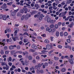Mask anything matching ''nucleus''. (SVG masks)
Instances as JSON below:
<instances>
[{"label":"nucleus","instance_id":"1","mask_svg":"<svg viewBox=\"0 0 74 74\" xmlns=\"http://www.w3.org/2000/svg\"><path fill=\"white\" fill-rule=\"evenodd\" d=\"M2 18H3V20L4 21H6V18L5 15L3 14L0 15V19H2Z\"/></svg>","mask_w":74,"mask_h":74},{"label":"nucleus","instance_id":"2","mask_svg":"<svg viewBox=\"0 0 74 74\" xmlns=\"http://www.w3.org/2000/svg\"><path fill=\"white\" fill-rule=\"evenodd\" d=\"M16 45H11L9 47V49H10V50H11L12 49H13L14 48H16Z\"/></svg>","mask_w":74,"mask_h":74},{"label":"nucleus","instance_id":"3","mask_svg":"<svg viewBox=\"0 0 74 74\" xmlns=\"http://www.w3.org/2000/svg\"><path fill=\"white\" fill-rule=\"evenodd\" d=\"M46 48L47 49H51L53 48V47H52V46H51L50 45L48 44L46 46Z\"/></svg>","mask_w":74,"mask_h":74},{"label":"nucleus","instance_id":"4","mask_svg":"<svg viewBox=\"0 0 74 74\" xmlns=\"http://www.w3.org/2000/svg\"><path fill=\"white\" fill-rule=\"evenodd\" d=\"M1 8H2V9H6L7 8V4L6 3H3V5H2Z\"/></svg>","mask_w":74,"mask_h":74},{"label":"nucleus","instance_id":"5","mask_svg":"<svg viewBox=\"0 0 74 74\" xmlns=\"http://www.w3.org/2000/svg\"><path fill=\"white\" fill-rule=\"evenodd\" d=\"M31 16H30V14H27L25 16V19L26 20H27L29 19V17H30Z\"/></svg>","mask_w":74,"mask_h":74},{"label":"nucleus","instance_id":"6","mask_svg":"<svg viewBox=\"0 0 74 74\" xmlns=\"http://www.w3.org/2000/svg\"><path fill=\"white\" fill-rule=\"evenodd\" d=\"M53 10H56L57 9V7H56V3H53Z\"/></svg>","mask_w":74,"mask_h":74},{"label":"nucleus","instance_id":"7","mask_svg":"<svg viewBox=\"0 0 74 74\" xmlns=\"http://www.w3.org/2000/svg\"><path fill=\"white\" fill-rule=\"evenodd\" d=\"M6 67L4 66L3 68V69L4 70H8L9 69V66H8L7 65V64L6 65Z\"/></svg>","mask_w":74,"mask_h":74},{"label":"nucleus","instance_id":"8","mask_svg":"<svg viewBox=\"0 0 74 74\" xmlns=\"http://www.w3.org/2000/svg\"><path fill=\"white\" fill-rule=\"evenodd\" d=\"M32 47L33 49H37V47L34 44H33L32 45Z\"/></svg>","mask_w":74,"mask_h":74},{"label":"nucleus","instance_id":"9","mask_svg":"<svg viewBox=\"0 0 74 74\" xmlns=\"http://www.w3.org/2000/svg\"><path fill=\"white\" fill-rule=\"evenodd\" d=\"M46 30L49 33H50L52 32V29L51 28H49V27H47L46 29Z\"/></svg>","mask_w":74,"mask_h":74},{"label":"nucleus","instance_id":"10","mask_svg":"<svg viewBox=\"0 0 74 74\" xmlns=\"http://www.w3.org/2000/svg\"><path fill=\"white\" fill-rule=\"evenodd\" d=\"M34 7H36V10H38V8H40V6H39V5L37 4H35L34 5Z\"/></svg>","mask_w":74,"mask_h":74},{"label":"nucleus","instance_id":"11","mask_svg":"<svg viewBox=\"0 0 74 74\" xmlns=\"http://www.w3.org/2000/svg\"><path fill=\"white\" fill-rule=\"evenodd\" d=\"M11 15L12 16H15L16 15V13H15L14 12H11Z\"/></svg>","mask_w":74,"mask_h":74},{"label":"nucleus","instance_id":"12","mask_svg":"<svg viewBox=\"0 0 74 74\" xmlns=\"http://www.w3.org/2000/svg\"><path fill=\"white\" fill-rule=\"evenodd\" d=\"M68 61L69 63H70L71 64H74V62H73V60H71L69 59L68 60Z\"/></svg>","mask_w":74,"mask_h":74},{"label":"nucleus","instance_id":"13","mask_svg":"<svg viewBox=\"0 0 74 74\" xmlns=\"http://www.w3.org/2000/svg\"><path fill=\"white\" fill-rule=\"evenodd\" d=\"M51 22V18L50 17H48L47 19V22L48 23H49Z\"/></svg>","mask_w":74,"mask_h":74},{"label":"nucleus","instance_id":"14","mask_svg":"<svg viewBox=\"0 0 74 74\" xmlns=\"http://www.w3.org/2000/svg\"><path fill=\"white\" fill-rule=\"evenodd\" d=\"M23 41L24 42H25V43H26V42H28V39L27 38H24L23 39Z\"/></svg>","mask_w":74,"mask_h":74},{"label":"nucleus","instance_id":"15","mask_svg":"<svg viewBox=\"0 0 74 74\" xmlns=\"http://www.w3.org/2000/svg\"><path fill=\"white\" fill-rule=\"evenodd\" d=\"M17 16H22V14L20 12H18L17 14Z\"/></svg>","mask_w":74,"mask_h":74},{"label":"nucleus","instance_id":"16","mask_svg":"<svg viewBox=\"0 0 74 74\" xmlns=\"http://www.w3.org/2000/svg\"><path fill=\"white\" fill-rule=\"evenodd\" d=\"M11 60H12V58L11 57H9V58L8 59V62H10V61H11Z\"/></svg>","mask_w":74,"mask_h":74},{"label":"nucleus","instance_id":"17","mask_svg":"<svg viewBox=\"0 0 74 74\" xmlns=\"http://www.w3.org/2000/svg\"><path fill=\"white\" fill-rule=\"evenodd\" d=\"M55 22H56V20H51L50 21V22L51 23L53 24V23H55Z\"/></svg>","mask_w":74,"mask_h":74},{"label":"nucleus","instance_id":"18","mask_svg":"<svg viewBox=\"0 0 74 74\" xmlns=\"http://www.w3.org/2000/svg\"><path fill=\"white\" fill-rule=\"evenodd\" d=\"M44 42L45 43H46V44H49V40L47 39H46L45 40Z\"/></svg>","mask_w":74,"mask_h":74},{"label":"nucleus","instance_id":"19","mask_svg":"<svg viewBox=\"0 0 74 74\" xmlns=\"http://www.w3.org/2000/svg\"><path fill=\"white\" fill-rule=\"evenodd\" d=\"M7 4L8 5H10L11 6L12 4V2H10L8 3H7Z\"/></svg>","mask_w":74,"mask_h":74},{"label":"nucleus","instance_id":"20","mask_svg":"<svg viewBox=\"0 0 74 74\" xmlns=\"http://www.w3.org/2000/svg\"><path fill=\"white\" fill-rule=\"evenodd\" d=\"M54 60H59V58L58 57H56L55 56L54 57Z\"/></svg>","mask_w":74,"mask_h":74},{"label":"nucleus","instance_id":"21","mask_svg":"<svg viewBox=\"0 0 74 74\" xmlns=\"http://www.w3.org/2000/svg\"><path fill=\"white\" fill-rule=\"evenodd\" d=\"M25 15H23L21 18V21H23V19H25Z\"/></svg>","mask_w":74,"mask_h":74},{"label":"nucleus","instance_id":"22","mask_svg":"<svg viewBox=\"0 0 74 74\" xmlns=\"http://www.w3.org/2000/svg\"><path fill=\"white\" fill-rule=\"evenodd\" d=\"M28 58L29 60H32V59H33V58H32V56H29Z\"/></svg>","mask_w":74,"mask_h":74},{"label":"nucleus","instance_id":"23","mask_svg":"<svg viewBox=\"0 0 74 74\" xmlns=\"http://www.w3.org/2000/svg\"><path fill=\"white\" fill-rule=\"evenodd\" d=\"M42 14L40 15V16L39 17V20H42Z\"/></svg>","mask_w":74,"mask_h":74},{"label":"nucleus","instance_id":"24","mask_svg":"<svg viewBox=\"0 0 74 74\" xmlns=\"http://www.w3.org/2000/svg\"><path fill=\"white\" fill-rule=\"evenodd\" d=\"M71 1H72V0H69L67 1L66 3L67 4H70L71 3Z\"/></svg>","mask_w":74,"mask_h":74},{"label":"nucleus","instance_id":"25","mask_svg":"<svg viewBox=\"0 0 74 74\" xmlns=\"http://www.w3.org/2000/svg\"><path fill=\"white\" fill-rule=\"evenodd\" d=\"M48 60H49V61L48 62V63L49 64H52V63H53L52 62L50 61V59H49Z\"/></svg>","mask_w":74,"mask_h":74},{"label":"nucleus","instance_id":"26","mask_svg":"<svg viewBox=\"0 0 74 74\" xmlns=\"http://www.w3.org/2000/svg\"><path fill=\"white\" fill-rule=\"evenodd\" d=\"M56 36L57 37H59V32H56Z\"/></svg>","mask_w":74,"mask_h":74},{"label":"nucleus","instance_id":"27","mask_svg":"<svg viewBox=\"0 0 74 74\" xmlns=\"http://www.w3.org/2000/svg\"><path fill=\"white\" fill-rule=\"evenodd\" d=\"M47 52V51L45 50H42L41 51V52H42V54H44L45 52Z\"/></svg>","mask_w":74,"mask_h":74},{"label":"nucleus","instance_id":"28","mask_svg":"<svg viewBox=\"0 0 74 74\" xmlns=\"http://www.w3.org/2000/svg\"><path fill=\"white\" fill-rule=\"evenodd\" d=\"M61 71L62 72H65L66 71V69L65 68H63L61 69Z\"/></svg>","mask_w":74,"mask_h":74},{"label":"nucleus","instance_id":"29","mask_svg":"<svg viewBox=\"0 0 74 74\" xmlns=\"http://www.w3.org/2000/svg\"><path fill=\"white\" fill-rule=\"evenodd\" d=\"M15 50H13L11 51V54L12 55H13V54H16V53H15Z\"/></svg>","mask_w":74,"mask_h":74},{"label":"nucleus","instance_id":"30","mask_svg":"<svg viewBox=\"0 0 74 74\" xmlns=\"http://www.w3.org/2000/svg\"><path fill=\"white\" fill-rule=\"evenodd\" d=\"M1 64L2 66H6V63L2 62L1 63Z\"/></svg>","mask_w":74,"mask_h":74},{"label":"nucleus","instance_id":"31","mask_svg":"<svg viewBox=\"0 0 74 74\" xmlns=\"http://www.w3.org/2000/svg\"><path fill=\"white\" fill-rule=\"evenodd\" d=\"M0 53L1 55H4V51L3 50H1L0 52Z\"/></svg>","mask_w":74,"mask_h":74},{"label":"nucleus","instance_id":"32","mask_svg":"<svg viewBox=\"0 0 74 74\" xmlns=\"http://www.w3.org/2000/svg\"><path fill=\"white\" fill-rule=\"evenodd\" d=\"M64 34L65 36H67L68 35V33L66 32H65L64 33Z\"/></svg>","mask_w":74,"mask_h":74},{"label":"nucleus","instance_id":"33","mask_svg":"<svg viewBox=\"0 0 74 74\" xmlns=\"http://www.w3.org/2000/svg\"><path fill=\"white\" fill-rule=\"evenodd\" d=\"M38 54L36 52H35L33 53V56H35L37 55Z\"/></svg>","mask_w":74,"mask_h":74},{"label":"nucleus","instance_id":"34","mask_svg":"<svg viewBox=\"0 0 74 74\" xmlns=\"http://www.w3.org/2000/svg\"><path fill=\"white\" fill-rule=\"evenodd\" d=\"M23 35H26L27 36H28V37H29V35L28 33L26 32H25L23 34Z\"/></svg>","mask_w":74,"mask_h":74},{"label":"nucleus","instance_id":"35","mask_svg":"<svg viewBox=\"0 0 74 74\" xmlns=\"http://www.w3.org/2000/svg\"><path fill=\"white\" fill-rule=\"evenodd\" d=\"M18 11H19V8L17 9V10H14V12L15 13H16V12H18Z\"/></svg>","mask_w":74,"mask_h":74},{"label":"nucleus","instance_id":"36","mask_svg":"<svg viewBox=\"0 0 74 74\" xmlns=\"http://www.w3.org/2000/svg\"><path fill=\"white\" fill-rule=\"evenodd\" d=\"M23 9L25 11H27V9L26 8H23Z\"/></svg>","mask_w":74,"mask_h":74},{"label":"nucleus","instance_id":"37","mask_svg":"<svg viewBox=\"0 0 74 74\" xmlns=\"http://www.w3.org/2000/svg\"><path fill=\"white\" fill-rule=\"evenodd\" d=\"M50 28H53L54 27V25L53 24H51L50 26Z\"/></svg>","mask_w":74,"mask_h":74},{"label":"nucleus","instance_id":"38","mask_svg":"<svg viewBox=\"0 0 74 74\" xmlns=\"http://www.w3.org/2000/svg\"><path fill=\"white\" fill-rule=\"evenodd\" d=\"M6 30L8 32H11V29H7Z\"/></svg>","mask_w":74,"mask_h":74},{"label":"nucleus","instance_id":"39","mask_svg":"<svg viewBox=\"0 0 74 74\" xmlns=\"http://www.w3.org/2000/svg\"><path fill=\"white\" fill-rule=\"evenodd\" d=\"M3 49L4 50H7L8 49V47L7 46H5L3 48Z\"/></svg>","mask_w":74,"mask_h":74},{"label":"nucleus","instance_id":"40","mask_svg":"<svg viewBox=\"0 0 74 74\" xmlns=\"http://www.w3.org/2000/svg\"><path fill=\"white\" fill-rule=\"evenodd\" d=\"M22 53V52L21 51H16L15 53Z\"/></svg>","mask_w":74,"mask_h":74},{"label":"nucleus","instance_id":"41","mask_svg":"<svg viewBox=\"0 0 74 74\" xmlns=\"http://www.w3.org/2000/svg\"><path fill=\"white\" fill-rule=\"evenodd\" d=\"M29 52H34V51L33 49H30L29 50Z\"/></svg>","mask_w":74,"mask_h":74},{"label":"nucleus","instance_id":"42","mask_svg":"<svg viewBox=\"0 0 74 74\" xmlns=\"http://www.w3.org/2000/svg\"><path fill=\"white\" fill-rule=\"evenodd\" d=\"M29 35L30 36H29V37H30V38H34V39H36V38L34 36H32H32H31L30 35Z\"/></svg>","mask_w":74,"mask_h":74},{"label":"nucleus","instance_id":"43","mask_svg":"<svg viewBox=\"0 0 74 74\" xmlns=\"http://www.w3.org/2000/svg\"><path fill=\"white\" fill-rule=\"evenodd\" d=\"M41 36H42V37H46V35L45 34H42V35H41Z\"/></svg>","mask_w":74,"mask_h":74},{"label":"nucleus","instance_id":"44","mask_svg":"<svg viewBox=\"0 0 74 74\" xmlns=\"http://www.w3.org/2000/svg\"><path fill=\"white\" fill-rule=\"evenodd\" d=\"M21 13H22V14H23V12H24V11H23V9H21L20 10V12Z\"/></svg>","mask_w":74,"mask_h":74},{"label":"nucleus","instance_id":"45","mask_svg":"<svg viewBox=\"0 0 74 74\" xmlns=\"http://www.w3.org/2000/svg\"><path fill=\"white\" fill-rule=\"evenodd\" d=\"M24 62L25 65H28L29 64V63L26 61H25Z\"/></svg>","mask_w":74,"mask_h":74},{"label":"nucleus","instance_id":"46","mask_svg":"<svg viewBox=\"0 0 74 74\" xmlns=\"http://www.w3.org/2000/svg\"><path fill=\"white\" fill-rule=\"evenodd\" d=\"M58 48L60 49V48H62V46L60 45H58Z\"/></svg>","mask_w":74,"mask_h":74},{"label":"nucleus","instance_id":"47","mask_svg":"<svg viewBox=\"0 0 74 74\" xmlns=\"http://www.w3.org/2000/svg\"><path fill=\"white\" fill-rule=\"evenodd\" d=\"M56 30V29L55 28H53V29L52 30V33H54L55 32Z\"/></svg>","mask_w":74,"mask_h":74},{"label":"nucleus","instance_id":"48","mask_svg":"<svg viewBox=\"0 0 74 74\" xmlns=\"http://www.w3.org/2000/svg\"><path fill=\"white\" fill-rule=\"evenodd\" d=\"M36 59L37 60H39V59H40V57L38 56H36Z\"/></svg>","mask_w":74,"mask_h":74},{"label":"nucleus","instance_id":"49","mask_svg":"<svg viewBox=\"0 0 74 74\" xmlns=\"http://www.w3.org/2000/svg\"><path fill=\"white\" fill-rule=\"evenodd\" d=\"M17 49H21V47H20V46L18 45L16 47Z\"/></svg>","mask_w":74,"mask_h":74},{"label":"nucleus","instance_id":"50","mask_svg":"<svg viewBox=\"0 0 74 74\" xmlns=\"http://www.w3.org/2000/svg\"><path fill=\"white\" fill-rule=\"evenodd\" d=\"M55 27L56 29H58V25H55Z\"/></svg>","mask_w":74,"mask_h":74},{"label":"nucleus","instance_id":"51","mask_svg":"<svg viewBox=\"0 0 74 74\" xmlns=\"http://www.w3.org/2000/svg\"><path fill=\"white\" fill-rule=\"evenodd\" d=\"M30 70L31 71H32V70H34V67L33 66L32 67L30 68Z\"/></svg>","mask_w":74,"mask_h":74},{"label":"nucleus","instance_id":"52","mask_svg":"<svg viewBox=\"0 0 74 74\" xmlns=\"http://www.w3.org/2000/svg\"><path fill=\"white\" fill-rule=\"evenodd\" d=\"M67 42H68V43H70V39H68L67 40Z\"/></svg>","mask_w":74,"mask_h":74},{"label":"nucleus","instance_id":"53","mask_svg":"<svg viewBox=\"0 0 74 74\" xmlns=\"http://www.w3.org/2000/svg\"><path fill=\"white\" fill-rule=\"evenodd\" d=\"M44 9H39V11H41L42 12H43V11H44Z\"/></svg>","mask_w":74,"mask_h":74},{"label":"nucleus","instance_id":"54","mask_svg":"<svg viewBox=\"0 0 74 74\" xmlns=\"http://www.w3.org/2000/svg\"><path fill=\"white\" fill-rule=\"evenodd\" d=\"M63 32H60V36H61L62 37V36H63Z\"/></svg>","mask_w":74,"mask_h":74},{"label":"nucleus","instance_id":"55","mask_svg":"<svg viewBox=\"0 0 74 74\" xmlns=\"http://www.w3.org/2000/svg\"><path fill=\"white\" fill-rule=\"evenodd\" d=\"M68 9L70 11H71V9H72V8H71V7L70 6H69L68 7Z\"/></svg>","mask_w":74,"mask_h":74},{"label":"nucleus","instance_id":"56","mask_svg":"<svg viewBox=\"0 0 74 74\" xmlns=\"http://www.w3.org/2000/svg\"><path fill=\"white\" fill-rule=\"evenodd\" d=\"M0 44L1 45H3V46H4V45H5V43H3L0 42Z\"/></svg>","mask_w":74,"mask_h":74},{"label":"nucleus","instance_id":"57","mask_svg":"<svg viewBox=\"0 0 74 74\" xmlns=\"http://www.w3.org/2000/svg\"><path fill=\"white\" fill-rule=\"evenodd\" d=\"M61 4L62 5H65V3H64V1H63L61 3Z\"/></svg>","mask_w":74,"mask_h":74},{"label":"nucleus","instance_id":"58","mask_svg":"<svg viewBox=\"0 0 74 74\" xmlns=\"http://www.w3.org/2000/svg\"><path fill=\"white\" fill-rule=\"evenodd\" d=\"M5 54H8L9 53V51H5Z\"/></svg>","mask_w":74,"mask_h":74},{"label":"nucleus","instance_id":"59","mask_svg":"<svg viewBox=\"0 0 74 74\" xmlns=\"http://www.w3.org/2000/svg\"><path fill=\"white\" fill-rule=\"evenodd\" d=\"M62 24V23L60 22L58 23V26H60Z\"/></svg>","mask_w":74,"mask_h":74},{"label":"nucleus","instance_id":"60","mask_svg":"<svg viewBox=\"0 0 74 74\" xmlns=\"http://www.w3.org/2000/svg\"><path fill=\"white\" fill-rule=\"evenodd\" d=\"M12 64L11 62H9L8 63V65L10 66H12Z\"/></svg>","mask_w":74,"mask_h":74},{"label":"nucleus","instance_id":"61","mask_svg":"<svg viewBox=\"0 0 74 74\" xmlns=\"http://www.w3.org/2000/svg\"><path fill=\"white\" fill-rule=\"evenodd\" d=\"M12 67L13 69H16V67H15V66L14 65H12Z\"/></svg>","mask_w":74,"mask_h":74},{"label":"nucleus","instance_id":"62","mask_svg":"<svg viewBox=\"0 0 74 74\" xmlns=\"http://www.w3.org/2000/svg\"><path fill=\"white\" fill-rule=\"evenodd\" d=\"M40 73H44V71L42 70H41L40 71Z\"/></svg>","mask_w":74,"mask_h":74},{"label":"nucleus","instance_id":"63","mask_svg":"<svg viewBox=\"0 0 74 74\" xmlns=\"http://www.w3.org/2000/svg\"><path fill=\"white\" fill-rule=\"evenodd\" d=\"M38 67H41V65L40 64H38Z\"/></svg>","mask_w":74,"mask_h":74},{"label":"nucleus","instance_id":"64","mask_svg":"<svg viewBox=\"0 0 74 74\" xmlns=\"http://www.w3.org/2000/svg\"><path fill=\"white\" fill-rule=\"evenodd\" d=\"M53 37H50V40L51 41H53Z\"/></svg>","mask_w":74,"mask_h":74}]
</instances>
